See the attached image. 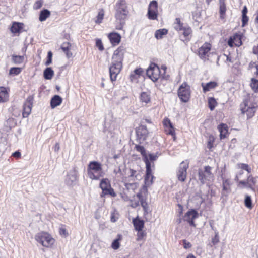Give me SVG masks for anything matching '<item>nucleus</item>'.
Returning <instances> with one entry per match:
<instances>
[{
    "label": "nucleus",
    "instance_id": "obj_9",
    "mask_svg": "<svg viewBox=\"0 0 258 258\" xmlns=\"http://www.w3.org/2000/svg\"><path fill=\"white\" fill-rule=\"evenodd\" d=\"M129 12L115 11L114 17L115 19V29L116 30H122L125 23V20L127 18Z\"/></svg>",
    "mask_w": 258,
    "mask_h": 258
},
{
    "label": "nucleus",
    "instance_id": "obj_18",
    "mask_svg": "<svg viewBox=\"0 0 258 258\" xmlns=\"http://www.w3.org/2000/svg\"><path fill=\"white\" fill-rule=\"evenodd\" d=\"M237 166V168L240 170L236 174L235 177V180L237 182L238 186H239V182L241 181L240 179L242 178L244 173L243 170L247 171L248 173H250L252 169L249 165L246 163H238Z\"/></svg>",
    "mask_w": 258,
    "mask_h": 258
},
{
    "label": "nucleus",
    "instance_id": "obj_4",
    "mask_svg": "<svg viewBox=\"0 0 258 258\" xmlns=\"http://www.w3.org/2000/svg\"><path fill=\"white\" fill-rule=\"evenodd\" d=\"M213 167L209 165L201 167L198 170V177L202 184H209L214 180V174L212 172Z\"/></svg>",
    "mask_w": 258,
    "mask_h": 258
},
{
    "label": "nucleus",
    "instance_id": "obj_10",
    "mask_svg": "<svg viewBox=\"0 0 258 258\" xmlns=\"http://www.w3.org/2000/svg\"><path fill=\"white\" fill-rule=\"evenodd\" d=\"M212 48V44L209 42H205L199 49L198 55L204 61L209 60L210 51Z\"/></svg>",
    "mask_w": 258,
    "mask_h": 258
},
{
    "label": "nucleus",
    "instance_id": "obj_2",
    "mask_svg": "<svg viewBox=\"0 0 258 258\" xmlns=\"http://www.w3.org/2000/svg\"><path fill=\"white\" fill-rule=\"evenodd\" d=\"M167 68L165 66L162 65L160 68L157 64L155 63H151L149 68L147 70V76L155 82L159 79H167L169 76L166 75Z\"/></svg>",
    "mask_w": 258,
    "mask_h": 258
},
{
    "label": "nucleus",
    "instance_id": "obj_3",
    "mask_svg": "<svg viewBox=\"0 0 258 258\" xmlns=\"http://www.w3.org/2000/svg\"><path fill=\"white\" fill-rule=\"evenodd\" d=\"M87 171L88 176L92 180H99L104 174L102 164L95 161L89 163Z\"/></svg>",
    "mask_w": 258,
    "mask_h": 258
},
{
    "label": "nucleus",
    "instance_id": "obj_8",
    "mask_svg": "<svg viewBox=\"0 0 258 258\" xmlns=\"http://www.w3.org/2000/svg\"><path fill=\"white\" fill-rule=\"evenodd\" d=\"M146 164V172L144 176V184L146 187H150L151 186L154 180L155 179V176L153 174V170L152 169L151 163L149 161H147ZM152 167H154V163L152 165Z\"/></svg>",
    "mask_w": 258,
    "mask_h": 258
},
{
    "label": "nucleus",
    "instance_id": "obj_63",
    "mask_svg": "<svg viewBox=\"0 0 258 258\" xmlns=\"http://www.w3.org/2000/svg\"><path fill=\"white\" fill-rule=\"evenodd\" d=\"M130 78L131 80L133 82V81H134L137 80L140 77H138L136 74H135V73L133 72L131 74Z\"/></svg>",
    "mask_w": 258,
    "mask_h": 258
},
{
    "label": "nucleus",
    "instance_id": "obj_31",
    "mask_svg": "<svg viewBox=\"0 0 258 258\" xmlns=\"http://www.w3.org/2000/svg\"><path fill=\"white\" fill-rule=\"evenodd\" d=\"M181 31H183L182 34L184 38V40L187 41H189L192 33V30L191 27L189 26H185V27H184L183 29H182Z\"/></svg>",
    "mask_w": 258,
    "mask_h": 258
},
{
    "label": "nucleus",
    "instance_id": "obj_48",
    "mask_svg": "<svg viewBox=\"0 0 258 258\" xmlns=\"http://www.w3.org/2000/svg\"><path fill=\"white\" fill-rule=\"evenodd\" d=\"M147 233L145 231L141 230V231H137V241H142L146 237Z\"/></svg>",
    "mask_w": 258,
    "mask_h": 258
},
{
    "label": "nucleus",
    "instance_id": "obj_23",
    "mask_svg": "<svg viewBox=\"0 0 258 258\" xmlns=\"http://www.w3.org/2000/svg\"><path fill=\"white\" fill-rule=\"evenodd\" d=\"M217 129L220 132L219 137L221 140L226 138L228 137L229 133L228 132V125L224 123L219 124L217 126Z\"/></svg>",
    "mask_w": 258,
    "mask_h": 258
},
{
    "label": "nucleus",
    "instance_id": "obj_21",
    "mask_svg": "<svg viewBox=\"0 0 258 258\" xmlns=\"http://www.w3.org/2000/svg\"><path fill=\"white\" fill-rule=\"evenodd\" d=\"M107 37L112 46L119 44L121 41V36L117 32H111L107 35Z\"/></svg>",
    "mask_w": 258,
    "mask_h": 258
},
{
    "label": "nucleus",
    "instance_id": "obj_17",
    "mask_svg": "<svg viewBox=\"0 0 258 258\" xmlns=\"http://www.w3.org/2000/svg\"><path fill=\"white\" fill-rule=\"evenodd\" d=\"M34 97L32 95L29 96L25 102L24 103L22 111L23 118H26L30 114L33 106Z\"/></svg>",
    "mask_w": 258,
    "mask_h": 258
},
{
    "label": "nucleus",
    "instance_id": "obj_40",
    "mask_svg": "<svg viewBox=\"0 0 258 258\" xmlns=\"http://www.w3.org/2000/svg\"><path fill=\"white\" fill-rule=\"evenodd\" d=\"M54 71L51 68L48 67L44 71L43 76L45 79L50 80L54 76Z\"/></svg>",
    "mask_w": 258,
    "mask_h": 258
},
{
    "label": "nucleus",
    "instance_id": "obj_15",
    "mask_svg": "<svg viewBox=\"0 0 258 258\" xmlns=\"http://www.w3.org/2000/svg\"><path fill=\"white\" fill-rule=\"evenodd\" d=\"M189 167V163L187 161H182L179 167L177 172L178 179L181 182L185 181L187 176V170Z\"/></svg>",
    "mask_w": 258,
    "mask_h": 258
},
{
    "label": "nucleus",
    "instance_id": "obj_61",
    "mask_svg": "<svg viewBox=\"0 0 258 258\" xmlns=\"http://www.w3.org/2000/svg\"><path fill=\"white\" fill-rule=\"evenodd\" d=\"M219 242V236L217 234H216L214 237L212 238V243L213 245L217 244Z\"/></svg>",
    "mask_w": 258,
    "mask_h": 258
},
{
    "label": "nucleus",
    "instance_id": "obj_19",
    "mask_svg": "<svg viewBox=\"0 0 258 258\" xmlns=\"http://www.w3.org/2000/svg\"><path fill=\"white\" fill-rule=\"evenodd\" d=\"M256 178L252 175L248 176L246 180H242L239 182V186L247 187L254 191L256 186Z\"/></svg>",
    "mask_w": 258,
    "mask_h": 258
},
{
    "label": "nucleus",
    "instance_id": "obj_56",
    "mask_svg": "<svg viewBox=\"0 0 258 258\" xmlns=\"http://www.w3.org/2000/svg\"><path fill=\"white\" fill-rule=\"evenodd\" d=\"M126 188L128 189L132 188L135 189L137 187L138 184L137 183H125L124 184Z\"/></svg>",
    "mask_w": 258,
    "mask_h": 258
},
{
    "label": "nucleus",
    "instance_id": "obj_54",
    "mask_svg": "<svg viewBox=\"0 0 258 258\" xmlns=\"http://www.w3.org/2000/svg\"><path fill=\"white\" fill-rule=\"evenodd\" d=\"M43 4V1L42 0H38L36 1L33 5V9L34 10H38L40 9Z\"/></svg>",
    "mask_w": 258,
    "mask_h": 258
},
{
    "label": "nucleus",
    "instance_id": "obj_53",
    "mask_svg": "<svg viewBox=\"0 0 258 258\" xmlns=\"http://www.w3.org/2000/svg\"><path fill=\"white\" fill-rule=\"evenodd\" d=\"M59 234L63 236L64 237H66L68 236L69 234L66 230V226L62 225L59 229Z\"/></svg>",
    "mask_w": 258,
    "mask_h": 258
},
{
    "label": "nucleus",
    "instance_id": "obj_29",
    "mask_svg": "<svg viewBox=\"0 0 258 258\" xmlns=\"http://www.w3.org/2000/svg\"><path fill=\"white\" fill-rule=\"evenodd\" d=\"M135 149L141 154L143 160L145 164H146V162L149 161V160L145 148L143 146L136 145L135 146Z\"/></svg>",
    "mask_w": 258,
    "mask_h": 258
},
{
    "label": "nucleus",
    "instance_id": "obj_11",
    "mask_svg": "<svg viewBox=\"0 0 258 258\" xmlns=\"http://www.w3.org/2000/svg\"><path fill=\"white\" fill-rule=\"evenodd\" d=\"M158 2L153 0L150 2L147 13V18L151 20H157L158 17Z\"/></svg>",
    "mask_w": 258,
    "mask_h": 258
},
{
    "label": "nucleus",
    "instance_id": "obj_41",
    "mask_svg": "<svg viewBox=\"0 0 258 258\" xmlns=\"http://www.w3.org/2000/svg\"><path fill=\"white\" fill-rule=\"evenodd\" d=\"M122 239V236L121 234H118L117 238L113 241L111 244V247L114 249H118L120 247V241Z\"/></svg>",
    "mask_w": 258,
    "mask_h": 258
},
{
    "label": "nucleus",
    "instance_id": "obj_45",
    "mask_svg": "<svg viewBox=\"0 0 258 258\" xmlns=\"http://www.w3.org/2000/svg\"><path fill=\"white\" fill-rule=\"evenodd\" d=\"M250 86L252 90L256 93L258 92V80L252 78L251 79Z\"/></svg>",
    "mask_w": 258,
    "mask_h": 258
},
{
    "label": "nucleus",
    "instance_id": "obj_6",
    "mask_svg": "<svg viewBox=\"0 0 258 258\" xmlns=\"http://www.w3.org/2000/svg\"><path fill=\"white\" fill-rule=\"evenodd\" d=\"M99 187L102 189V192L100 194L101 198L104 197L106 195H110L112 197H115L116 194L114 189L111 187L110 181L108 178H103L101 180Z\"/></svg>",
    "mask_w": 258,
    "mask_h": 258
},
{
    "label": "nucleus",
    "instance_id": "obj_12",
    "mask_svg": "<svg viewBox=\"0 0 258 258\" xmlns=\"http://www.w3.org/2000/svg\"><path fill=\"white\" fill-rule=\"evenodd\" d=\"M162 123L165 134L171 135L173 141H175L176 139L175 130L170 120L168 118L165 117L163 119Z\"/></svg>",
    "mask_w": 258,
    "mask_h": 258
},
{
    "label": "nucleus",
    "instance_id": "obj_57",
    "mask_svg": "<svg viewBox=\"0 0 258 258\" xmlns=\"http://www.w3.org/2000/svg\"><path fill=\"white\" fill-rule=\"evenodd\" d=\"M118 219V214L115 212L111 213L110 220L112 222H116Z\"/></svg>",
    "mask_w": 258,
    "mask_h": 258
},
{
    "label": "nucleus",
    "instance_id": "obj_30",
    "mask_svg": "<svg viewBox=\"0 0 258 258\" xmlns=\"http://www.w3.org/2000/svg\"><path fill=\"white\" fill-rule=\"evenodd\" d=\"M198 216V212L195 209L188 211L184 215V221H189L191 219H195Z\"/></svg>",
    "mask_w": 258,
    "mask_h": 258
},
{
    "label": "nucleus",
    "instance_id": "obj_33",
    "mask_svg": "<svg viewBox=\"0 0 258 258\" xmlns=\"http://www.w3.org/2000/svg\"><path fill=\"white\" fill-rule=\"evenodd\" d=\"M62 98L58 95H54L51 99L50 105L52 108H54L62 103Z\"/></svg>",
    "mask_w": 258,
    "mask_h": 258
},
{
    "label": "nucleus",
    "instance_id": "obj_58",
    "mask_svg": "<svg viewBox=\"0 0 258 258\" xmlns=\"http://www.w3.org/2000/svg\"><path fill=\"white\" fill-rule=\"evenodd\" d=\"M182 242L183 243L184 248L186 249L190 248L192 246L191 244L185 239L182 240Z\"/></svg>",
    "mask_w": 258,
    "mask_h": 258
},
{
    "label": "nucleus",
    "instance_id": "obj_59",
    "mask_svg": "<svg viewBox=\"0 0 258 258\" xmlns=\"http://www.w3.org/2000/svg\"><path fill=\"white\" fill-rule=\"evenodd\" d=\"M133 72L135 73V74L140 77L143 73V70L141 68H138L135 69Z\"/></svg>",
    "mask_w": 258,
    "mask_h": 258
},
{
    "label": "nucleus",
    "instance_id": "obj_24",
    "mask_svg": "<svg viewBox=\"0 0 258 258\" xmlns=\"http://www.w3.org/2000/svg\"><path fill=\"white\" fill-rule=\"evenodd\" d=\"M114 9L115 11L129 12L126 0H118L115 4Z\"/></svg>",
    "mask_w": 258,
    "mask_h": 258
},
{
    "label": "nucleus",
    "instance_id": "obj_44",
    "mask_svg": "<svg viewBox=\"0 0 258 258\" xmlns=\"http://www.w3.org/2000/svg\"><path fill=\"white\" fill-rule=\"evenodd\" d=\"M25 59L24 56L12 55V60L13 62L16 64H19L22 63Z\"/></svg>",
    "mask_w": 258,
    "mask_h": 258
},
{
    "label": "nucleus",
    "instance_id": "obj_60",
    "mask_svg": "<svg viewBox=\"0 0 258 258\" xmlns=\"http://www.w3.org/2000/svg\"><path fill=\"white\" fill-rule=\"evenodd\" d=\"M139 202L140 201L138 200V201H135V200H131V204H130V206L132 207V208H136L137 207H138L139 205Z\"/></svg>",
    "mask_w": 258,
    "mask_h": 258
},
{
    "label": "nucleus",
    "instance_id": "obj_39",
    "mask_svg": "<svg viewBox=\"0 0 258 258\" xmlns=\"http://www.w3.org/2000/svg\"><path fill=\"white\" fill-rule=\"evenodd\" d=\"M226 7L224 1L220 2L219 14L221 19H224L226 16Z\"/></svg>",
    "mask_w": 258,
    "mask_h": 258
},
{
    "label": "nucleus",
    "instance_id": "obj_37",
    "mask_svg": "<svg viewBox=\"0 0 258 258\" xmlns=\"http://www.w3.org/2000/svg\"><path fill=\"white\" fill-rule=\"evenodd\" d=\"M137 197L138 198V200L140 201L141 205L143 207L145 212L147 213L148 210V203L146 201L143 199L142 194L141 191L139 192L137 194Z\"/></svg>",
    "mask_w": 258,
    "mask_h": 258
},
{
    "label": "nucleus",
    "instance_id": "obj_38",
    "mask_svg": "<svg viewBox=\"0 0 258 258\" xmlns=\"http://www.w3.org/2000/svg\"><path fill=\"white\" fill-rule=\"evenodd\" d=\"M184 27H185V26H184V24L181 22L180 18H176L174 22V28L175 30L177 31H180L182 29H183Z\"/></svg>",
    "mask_w": 258,
    "mask_h": 258
},
{
    "label": "nucleus",
    "instance_id": "obj_43",
    "mask_svg": "<svg viewBox=\"0 0 258 258\" xmlns=\"http://www.w3.org/2000/svg\"><path fill=\"white\" fill-rule=\"evenodd\" d=\"M215 137L212 134H210L208 137L207 143V147L210 151H212V148L214 147V143L215 141Z\"/></svg>",
    "mask_w": 258,
    "mask_h": 258
},
{
    "label": "nucleus",
    "instance_id": "obj_64",
    "mask_svg": "<svg viewBox=\"0 0 258 258\" xmlns=\"http://www.w3.org/2000/svg\"><path fill=\"white\" fill-rule=\"evenodd\" d=\"M252 53L256 55L257 58L258 59V44L257 45H255L252 48Z\"/></svg>",
    "mask_w": 258,
    "mask_h": 258
},
{
    "label": "nucleus",
    "instance_id": "obj_42",
    "mask_svg": "<svg viewBox=\"0 0 258 258\" xmlns=\"http://www.w3.org/2000/svg\"><path fill=\"white\" fill-rule=\"evenodd\" d=\"M168 33V30L165 28L160 29L156 31L155 37L157 39L163 38V36L166 35Z\"/></svg>",
    "mask_w": 258,
    "mask_h": 258
},
{
    "label": "nucleus",
    "instance_id": "obj_55",
    "mask_svg": "<svg viewBox=\"0 0 258 258\" xmlns=\"http://www.w3.org/2000/svg\"><path fill=\"white\" fill-rule=\"evenodd\" d=\"M53 54L51 51H49L47 54V60L45 63L46 66H49L52 63Z\"/></svg>",
    "mask_w": 258,
    "mask_h": 258
},
{
    "label": "nucleus",
    "instance_id": "obj_51",
    "mask_svg": "<svg viewBox=\"0 0 258 258\" xmlns=\"http://www.w3.org/2000/svg\"><path fill=\"white\" fill-rule=\"evenodd\" d=\"M11 110L12 112L13 115L15 117H18L20 116V111L18 110L16 105H13L11 107Z\"/></svg>",
    "mask_w": 258,
    "mask_h": 258
},
{
    "label": "nucleus",
    "instance_id": "obj_26",
    "mask_svg": "<svg viewBox=\"0 0 258 258\" xmlns=\"http://www.w3.org/2000/svg\"><path fill=\"white\" fill-rule=\"evenodd\" d=\"M132 223L136 231H141L145 226L144 221L141 219L139 216H137L136 218L133 219Z\"/></svg>",
    "mask_w": 258,
    "mask_h": 258
},
{
    "label": "nucleus",
    "instance_id": "obj_46",
    "mask_svg": "<svg viewBox=\"0 0 258 258\" xmlns=\"http://www.w3.org/2000/svg\"><path fill=\"white\" fill-rule=\"evenodd\" d=\"M208 106L211 110H213L217 105V102L214 97H209L208 100Z\"/></svg>",
    "mask_w": 258,
    "mask_h": 258
},
{
    "label": "nucleus",
    "instance_id": "obj_27",
    "mask_svg": "<svg viewBox=\"0 0 258 258\" xmlns=\"http://www.w3.org/2000/svg\"><path fill=\"white\" fill-rule=\"evenodd\" d=\"M201 86L203 88V92L206 93L216 88L218 86V84L216 81H210L207 83H202Z\"/></svg>",
    "mask_w": 258,
    "mask_h": 258
},
{
    "label": "nucleus",
    "instance_id": "obj_52",
    "mask_svg": "<svg viewBox=\"0 0 258 258\" xmlns=\"http://www.w3.org/2000/svg\"><path fill=\"white\" fill-rule=\"evenodd\" d=\"M95 45L100 51H102L104 50V47L101 39H96Z\"/></svg>",
    "mask_w": 258,
    "mask_h": 258
},
{
    "label": "nucleus",
    "instance_id": "obj_20",
    "mask_svg": "<svg viewBox=\"0 0 258 258\" xmlns=\"http://www.w3.org/2000/svg\"><path fill=\"white\" fill-rule=\"evenodd\" d=\"M222 179V195L227 196L231 191V185L232 182L230 178H226L224 176H221Z\"/></svg>",
    "mask_w": 258,
    "mask_h": 258
},
{
    "label": "nucleus",
    "instance_id": "obj_62",
    "mask_svg": "<svg viewBox=\"0 0 258 258\" xmlns=\"http://www.w3.org/2000/svg\"><path fill=\"white\" fill-rule=\"evenodd\" d=\"M12 156L16 159H19L21 158V154L20 152H19V151H17L13 153Z\"/></svg>",
    "mask_w": 258,
    "mask_h": 258
},
{
    "label": "nucleus",
    "instance_id": "obj_5",
    "mask_svg": "<svg viewBox=\"0 0 258 258\" xmlns=\"http://www.w3.org/2000/svg\"><path fill=\"white\" fill-rule=\"evenodd\" d=\"M35 240L42 246L47 248H52L55 243V239L48 232L41 231L35 236Z\"/></svg>",
    "mask_w": 258,
    "mask_h": 258
},
{
    "label": "nucleus",
    "instance_id": "obj_47",
    "mask_svg": "<svg viewBox=\"0 0 258 258\" xmlns=\"http://www.w3.org/2000/svg\"><path fill=\"white\" fill-rule=\"evenodd\" d=\"M244 204L245 207L249 209H251L253 208L252 200L250 196H245L244 199Z\"/></svg>",
    "mask_w": 258,
    "mask_h": 258
},
{
    "label": "nucleus",
    "instance_id": "obj_32",
    "mask_svg": "<svg viewBox=\"0 0 258 258\" xmlns=\"http://www.w3.org/2000/svg\"><path fill=\"white\" fill-rule=\"evenodd\" d=\"M50 15L51 12L49 10L46 9H43L40 12L39 20L40 22H43L50 17Z\"/></svg>",
    "mask_w": 258,
    "mask_h": 258
},
{
    "label": "nucleus",
    "instance_id": "obj_25",
    "mask_svg": "<svg viewBox=\"0 0 258 258\" xmlns=\"http://www.w3.org/2000/svg\"><path fill=\"white\" fill-rule=\"evenodd\" d=\"M9 100V89L0 87V103L7 102Z\"/></svg>",
    "mask_w": 258,
    "mask_h": 258
},
{
    "label": "nucleus",
    "instance_id": "obj_16",
    "mask_svg": "<svg viewBox=\"0 0 258 258\" xmlns=\"http://www.w3.org/2000/svg\"><path fill=\"white\" fill-rule=\"evenodd\" d=\"M242 37L243 35L240 32L234 33L232 36L230 37L228 41V45L230 47L240 46L242 44Z\"/></svg>",
    "mask_w": 258,
    "mask_h": 258
},
{
    "label": "nucleus",
    "instance_id": "obj_50",
    "mask_svg": "<svg viewBox=\"0 0 258 258\" xmlns=\"http://www.w3.org/2000/svg\"><path fill=\"white\" fill-rule=\"evenodd\" d=\"M71 47L72 45L70 42H65L62 44L61 49L63 52L67 51L68 50H71Z\"/></svg>",
    "mask_w": 258,
    "mask_h": 258
},
{
    "label": "nucleus",
    "instance_id": "obj_7",
    "mask_svg": "<svg viewBox=\"0 0 258 258\" xmlns=\"http://www.w3.org/2000/svg\"><path fill=\"white\" fill-rule=\"evenodd\" d=\"M179 98L183 102H188L190 98V86L186 82H183L179 87L177 91Z\"/></svg>",
    "mask_w": 258,
    "mask_h": 258
},
{
    "label": "nucleus",
    "instance_id": "obj_35",
    "mask_svg": "<svg viewBox=\"0 0 258 258\" xmlns=\"http://www.w3.org/2000/svg\"><path fill=\"white\" fill-rule=\"evenodd\" d=\"M105 11L102 8L100 9L98 11L97 15L95 18L94 22L97 24H100L102 23L104 18Z\"/></svg>",
    "mask_w": 258,
    "mask_h": 258
},
{
    "label": "nucleus",
    "instance_id": "obj_34",
    "mask_svg": "<svg viewBox=\"0 0 258 258\" xmlns=\"http://www.w3.org/2000/svg\"><path fill=\"white\" fill-rule=\"evenodd\" d=\"M248 13V10L247 7L244 6L242 11V26L244 27L248 24L249 21V18L247 16Z\"/></svg>",
    "mask_w": 258,
    "mask_h": 258
},
{
    "label": "nucleus",
    "instance_id": "obj_1",
    "mask_svg": "<svg viewBox=\"0 0 258 258\" xmlns=\"http://www.w3.org/2000/svg\"><path fill=\"white\" fill-rule=\"evenodd\" d=\"M258 109V98L254 94H248L240 105L242 114L245 115L247 119L252 118Z\"/></svg>",
    "mask_w": 258,
    "mask_h": 258
},
{
    "label": "nucleus",
    "instance_id": "obj_22",
    "mask_svg": "<svg viewBox=\"0 0 258 258\" xmlns=\"http://www.w3.org/2000/svg\"><path fill=\"white\" fill-rule=\"evenodd\" d=\"M136 135L140 139L145 140L148 135V131L146 126L141 125L136 128Z\"/></svg>",
    "mask_w": 258,
    "mask_h": 258
},
{
    "label": "nucleus",
    "instance_id": "obj_36",
    "mask_svg": "<svg viewBox=\"0 0 258 258\" xmlns=\"http://www.w3.org/2000/svg\"><path fill=\"white\" fill-rule=\"evenodd\" d=\"M140 100L142 103H144L146 104L150 103L151 96L150 93L146 92H143L140 95Z\"/></svg>",
    "mask_w": 258,
    "mask_h": 258
},
{
    "label": "nucleus",
    "instance_id": "obj_28",
    "mask_svg": "<svg viewBox=\"0 0 258 258\" xmlns=\"http://www.w3.org/2000/svg\"><path fill=\"white\" fill-rule=\"evenodd\" d=\"M23 25L22 23L14 22L12 24L10 30L13 33H19L23 29Z\"/></svg>",
    "mask_w": 258,
    "mask_h": 258
},
{
    "label": "nucleus",
    "instance_id": "obj_49",
    "mask_svg": "<svg viewBox=\"0 0 258 258\" xmlns=\"http://www.w3.org/2000/svg\"><path fill=\"white\" fill-rule=\"evenodd\" d=\"M21 72V68L18 67L11 68L9 70V75H18Z\"/></svg>",
    "mask_w": 258,
    "mask_h": 258
},
{
    "label": "nucleus",
    "instance_id": "obj_13",
    "mask_svg": "<svg viewBox=\"0 0 258 258\" xmlns=\"http://www.w3.org/2000/svg\"><path fill=\"white\" fill-rule=\"evenodd\" d=\"M122 68V64L112 61L109 68V75L112 82L115 81L117 76L120 72Z\"/></svg>",
    "mask_w": 258,
    "mask_h": 258
},
{
    "label": "nucleus",
    "instance_id": "obj_14",
    "mask_svg": "<svg viewBox=\"0 0 258 258\" xmlns=\"http://www.w3.org/2000/svg\"><path fill=\"white\" fill-rule=\"evenodd\" d=\"M126 52L125 47L122 45L120 46L114 51L112 56V60L115 62L122 64L124 56Z\"/></svg>",
    "mask_w": 258,
    "mask_h": 258
}]
</instances>
